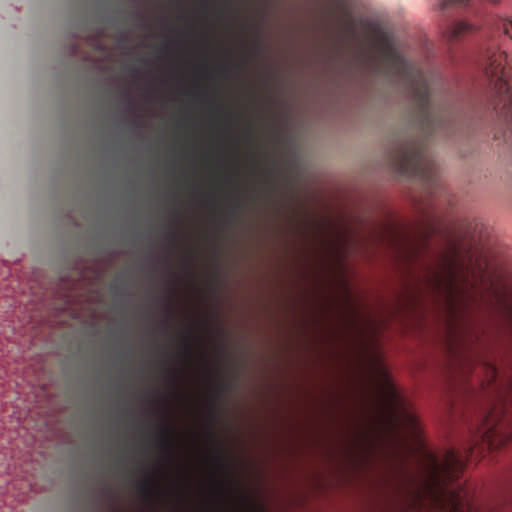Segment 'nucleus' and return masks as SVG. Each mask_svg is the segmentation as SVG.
Wrapping results in <instances>:
<instances>
[{"label":"nucleus","instance_id":"nucleus-1","mask_svg":"<svg viewBox=\"0 0 512 512\" xmlns=\"http://www.w3.org/2000/svg\"><path fill=\"white\" fill-rule=\"evenodd\" d=\"M427 286L446 299L453 317L471 311L512 320V296L488 271L481 257L453 243L443 252L435 266H428Z\"/></svg>","mask_w":512,"mask_h":512},{"label":"nucleus","instance_id":"nucleus-2","mask_svg":"<svg viewBox=\"0 0 512 512\" xmlns=\"http://www.w3.org/2000/svg\"><path fill=\"white\" fill-rule=\"evenodd\" d=\"M384 56L397 76L408 86L415 115L425 137L442 131L448 134L452 129L450 114L446 111L437 113L433 108L430 99V81L426 74L410 64L393 47H386Z\"/></svg>","mask_w":512,"mask_h":512},{"label":"nucleus","instance_id":"nucleus-3","mask_svg":"<svg viewBox=\"0 0 512 512\" xmlns=\"http://www.w3.org/2000/svg\"><path fill=\"white\" fill-rule=\"evenodd\" d=\"M389 159L398 174L418 178L430 193H436L439 185L438 167L426 138L399 141L390 151Z\"/></svg>","mask_w":512,"mask_h":512},{"label":"nucleus","instance_id":"nucleus-4","mask_svg":"<svg viewBox=\"0 0 512 512\" xmlns=\"http://www.w3.org/2000/svg\"><path fill=\"white\" fill-rule=\"evenodd\" d=\"M507 59V54L504 52H498L488 47L485 52L481 55L480 62L481 66L485 70L488 77L496 81V85L500 86V89L505 87V91L508 92L510 87L505 80V67L504 62Z\"/></svg>","mask_w":512,"mask_h":512},{"label":"nucleus","instance_id":"nucleus-5","mask_svg":"<svg viewBox=\"0 0 512 512\" xmlns=\"http://www.w3.org/2000/svg\"><path fill=\"white\" fill-rule=\"evenodd\" d=\"M430 464L433 474L443 473L447 476H452L463 468V461L461 457L454 450H449L446 453L443 463H439L438 459L430 455Z\"/></svg>","mask_w":512,"mask_h":512},{"label":"nucleus","instance_id":"nucleus-6","mask_svg":"<svg viewBox=\"0 0 512 512\" xmlns=\"http://www.w3.org/2000/svg\"><path fill=\"white\" fill-rule=\"evenodd\" d=\"M435 502L442 509L457 512L461 506L460 495L454 491L443 490L435 495Z\"/></svg>","mask_w":512,"mask_h":512},{"label":"nucleus","instance_id":"nucleus-7","mask_svg":"<svg viewBox=\"0 0 512 512\" xmlns=\"http://www.w3.org/2000/svg\"><path fill=\"white\" fill-rule=\"evenodd\" d=\"M477 30L474 24L467 21H458L450 25L446 31V37L449 41H458L463 36L473 33Z\"/></svg>","mask_w":512,"mask_h":512},{"label":"nucleus","instance_id":"nucleus-8","mask_svg":"<svg viewBox=\"0 0 512 512\" xmlns=\"http://www.w3.org/2000/svg\"><path fill=\"white\" fill-rule=\"evenodd\" d=\"M140 493L145 498H151L159 494V490L155 487L152 476H148L138 484Z\"/></svg>","mask_w":512,"mask_h":512},{"label":"nucleus","instance_id":"nucleus-9","mask_svg":"<svg viewBox=\"0 0 512 512\" xmlns=\"http://www.w3.org/2000/svg\"><path fill=\"white\" fill-rule=\"evenodd\" d=\"M482 229H483V224L475 220L472 223H469L467 225L464 234L466 237L470 238L471 241H473V242H476L477 239L479 240V242H481Z\"/></svg>","mask_w":512,"mask_h":512},{"label":"nucleus","instance_id":"nucleus-10","mask_svg":"<svg viewBox=\"0 0 512 512\" xmlns=\"http://www.w3.org/2000/svg\"><path fill=\"white\" fill-rule=\"evenodd\" d=\"M160 447L165 451H171L174 448V441L172 439V430L169 426H163L159 439Z\"/></svg>","mask_w":512,"mask_h":512},{"label":"nucleus","instance_id":"nucleus-11","mask_svg":"<svg viewBox=\"0 0 512 512\" xmlns=\"http://www.w3.org/2000/svg\"><path fill=\"white\" fill-rule=\"evenodd\" d=\"M497 29L512 39V18H500L496 23Z\"/></svg>","mask_w":512,"mask_h":512},{"label":"nucleus","instance_id":"nucleus-12","mask_svg":"<svg viewBox=\"0 0 512 512\" xmlns=\"http://www.w3.org/2000/svg\"><path fill=\"white\" fill-rule=\"evenodd\" d=\"M389 397V405L391 406V409L394 410V413H396V410L398 409V395L392 387L389 388Z\"/></svg>","mask_w":512,"mask_h":512},{"label":"nucleus","instance_id":"nucleus-13","mask_svg":"<svg viewBox=\"0 0 512 512\" xmlns=\"http://www.w3.org/2000/svg\"><path fill=\"white\" fill-rule=\"evenodd\" d=\"M401 417L403 418V422H405L408 426H410L411 428L415 427L416 426V419L414 418L413 415L409 414L407 411H405L404 409H402L401 411Z\"/></svg>","mask_w":512,"mask_h":512},{"label":"nucleus","instance_id":"nucleus-14","mask_svg":"<svg viewBox=\"0 0 512 512\" xmlns=\"http://www.w3.org/2000/svg\"><path fill=\"white\" fill-rule=\"evenodd\" d=\"M468 1L469 0H442V2H441V9L445 10L448 7L452 6V5L465 4Z\"/></svg>","mask_w":512,"mask_h":512},{"label":"nucleus","instance_id":"nucleus-15","mask_svg":"<svg viewBox=\"0 0 512 512\" xmlns=\"http://www.w3.org/2000/svg\"><path fill=\"white\" fill-rule=\"evenodd\" d=\"M484 368L490 374V378H491L490 381H494L497 378V373H498L497 368L490 363H485Z\"/></svg>","mask_w":512,"mask_h":512},{"label":"nucleus","instance_id":"nucleus-16","mask_svg":"<svg viewBox=\"0 0 512 512\" xmlns=\"http://www.w3.org/2000/svg\"><path fill=\"white\" fill-rule=\"evenodd\" d=\"M184 349L187 357H190L192 353V346L187 339L184 340Z\"/></svg>","mask_w":512,"mask_h":512},{"label":"nucleus","instance_id":"nucleus-17","mask_svg":"<svg viewBox=\"0 0 512 512\" xmlns=\"http://www.w3.org/2000/svg\"><path fill=\"white\" fill-rule=\"evenodd\" d=\"M169 236L171 237V239H172L173 241H176L177 234H176L175 232L170 233V234H169Z\"/></svg>","mask_w":512,"mask_h":512},{"label":"nucleus","instance_id":"nucleus-18","mask_svg":"<svg viewBox=\"0 0 512 512\" xmlns=\"http://www.w3.org/2000/svg\"><path fill=\"white\" fill-rule=\"evenodd\" d=\"M217 467L219 468L220 467V460L217 459Z\"/></svg>","mask_w":512,"mask_h":512},{"label":"nucleus","instance_id":"nucleus-19","mask_svg":"<svg viewBox=\"0 0 512 512\" xmlns=\"http://www.w3.org/2000/svg\"><path fill=\"white\" fill-rule=\"evenodd\" d=\"M222 70L226 72V71H227V67H226V66H223V67H222Z\"/></svg>","mask_w":512,"mask_h":512}]
</instances>
